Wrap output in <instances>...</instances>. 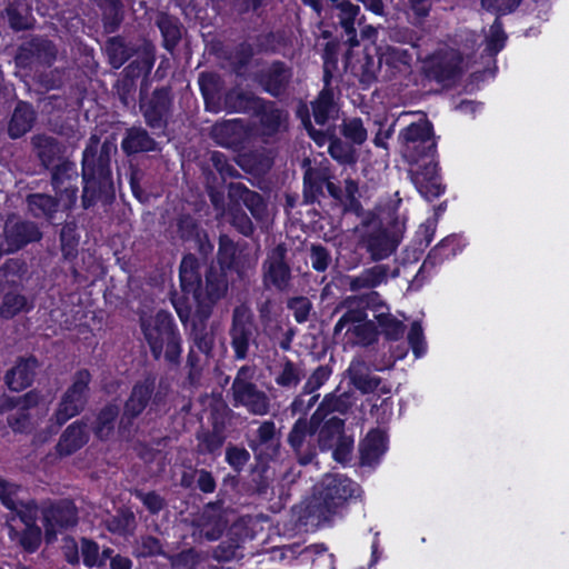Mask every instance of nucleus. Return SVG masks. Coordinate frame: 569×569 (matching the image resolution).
Segmentation results:
<instances>
[{"mask_svg": "<svg viewBox=\"0 0 569 569\" xmlns=\"http://www.w3.org/2000/svg\"><path fill=\"white\" fill-rule=\"evenodd\" d=\"M219 261L206 273L204 283L199 278V263L194 254L188 253L180 264L181 296L172 298L173 307L183 323H190L199 349L206 353L211 348L210 338L199 337V326L210 317L212 307L226 296L228 290V271L222 260L229 258L230 251H219Z\"/></svg>", "mask_w": 569, "mask_h": 569, "instance_id": "obj_1", "label": "nucleus"}, {"mask_svg": "<svg viewBox=\"0 0 569 569\" xmlns=\"http://www.w3.org/2000/svg\"><path fill=\"white\" fill-rule=\"evenodd\" d=\"M399 139L403 157L412 166L409 174L417 191L427 201L438 199L446 184L440 174L433 124L428 119L412 122L400 131Z\"/></svg>", "mask_w": 569, "mask_h": 569, "instance_id": "obj_2", "label": "nucleus"}, {"mask_svg": "<svg viewBox=\"0 0 569 569\" xmlns=\"http://www.w3.org/2000/svg\"><path fill=\"white\" fill-rule=\"evenodd\" d=\"M337 204L343 214L352 213L361 219L353 229L360 249H397L401 243L405 223L398 217L385 223L378 213L366 211L359 200V184L355 179L345 180L343 192Z\"/></svg>", "mask_w": 569, "mask_h": 569, "instance_id": "obj_3", "label": "nucleus"}, {"mask_svg": "<svg viewBox=\"0 0 569 569\" xmlns=\"http://www.w3.org/2000/svg\"><path fill=\"white\" fill-rule=\"evenodd\" d=\"M117 144L108 139L100 141L99 136L91 134L81 157L83 209L98 202L110 203L116 197L111 158L117 153Z\"/></svg>", "mask_w": 569, "mask_h": 569, "instance_id": "obj_4", "label": "nucleus"}, {"mask_svg": "<svg viewBox=\"0 0 569 569\" xmlns=\"http://www.w3.org/2000/svg\"><path fill=\"white\" fill-rule=\"evenodd\" d=\"M359 492L356 482L342 475H326L315 487L311 498L299 507V520L305 526L318 527L332 521L343 503Z\"/></svg>", "mask_w": 569, "mask_h": 569, "instance_id": "obj_5", "label": "nucleus"}, {"mask_svg": "<svg viewBox=\"0 0 569 569\" xmlns=\"http://www.w3.org/2000/svg\"><path fill=\"white\" fill-rule=\"evenodd\" d=\"M19 487L0 479V500L10 511L7 519L9 537L24 550L32 552L41 541V531L36 526L38 508L34 505H23L18 498Z\"/></svg>", "mask_w": 569, "mask_h": 569, "instance_id": "obj_6", "label": "nucleus"}, {"mask_svg": "<svg viewBox=\"0 0 569 569\" xmlns=\"http://www.w3.org/2000/svg\"><path fill=\"white\" fill-rule=\"evenodd\" d=\"M141 328L156 359L178 363L181 355V339L170 313L159 311L141 318Z\"/></svg>", "mask_w": 569, "mask_h": 569, "instance_id": "obj_7", "label": "nucleus"}, {"mask_svg": "<svg viewBox=\"0 0 569 569\" xmlns=\"http://www.w3.org/2000/svg\"><path fill=\"white\" fill-rule=\"evenodd\" d=\"M139 109L152 134L162 137L173 112V93L169 86L157 87L150 94L140 91Z\"/></svg>", "mask_w": 569, "mask_h": 569, "instance_id": "obj_8", "label": "nucleus"}, {"mask_svg": "<svg viewBox=\"0 0 569 569\" xmlns=\"http://www.w3.org/2000/svg\"><path fill=\"white\" fill-rule=\"evenodd\" d=\"M293 78V69L282 60L266 62L252 73V81L267 94L281 99L287 96Z\"/></svg>", "mask_w": 569, "mask_h": 569, "instance_id": "obj_9", "label": "nucleus"}, {"mask_svg": "<svg viewBox=\"0 0 569 569\" xmlns=\"http://www.w3.org/2000/svg\"><path fill=\"white\" fill-rule=\"evenodd\" d=\"M79 173L74 162L63 160L51 170V186L54 193L62 200V211L71 210L79 192Z\"/></svg>", "mask_w": 569, "mask_h": 569, "instance_id": "obj_10", "label": "nucleus"}, {"mask_svg": "<svg viewBox=\"0 0 569 569\" xmlns=\"http://www.w3.org/2000/svg\"><path fill=\"white\" fill-rule=\"evenodd\" d=\"M345 305L348 310L335 326V335H339L346 329L347 333H353L356 336L355 342L367 343L371 338L373 327L367 321L363 300L349 298L345 301Z\"/></svg>", "mask_w": 569, "mask_h": 569, "instance_id": "obj_11", "label": "nucleus"}, {"mask_svg": "<svg viewBox=\"0 0 569 569\" xmlns=\"http://www.w3.org/2000/svg\"><path fill=\"white\" fill-rule=\"evenodd\" d=\"M57 46L52 40L33 36L18 47L16 61L21 67H30L34 63L50 67L57 60Z\"/></svg>", "mask_w": 569, "mask_h": 569, "instance_id": "obj_12", "label": "nucleus"}, {"mask_svg": "<svg viewBox=\"0 0 569 569\" xmlns=\"http://www.w3.org/2000/svg\"><path fill=\"white\" fill-rule=\"evenodd\" d=\"M211 138L218 146L238 152L244 149L249 131L242 119H230L213 124Z\"/></svg>", "mask_w": 569, "mask_h": 569, "instance_id": "obj_13", "label": "nucleus"}, {"mask_svg": "<svg viewBox=\"0 0 569 569\" xmlns=\"http://www.w3.org/2000/svg\"><path fill=\"white\" fill-rule=\"evenodd\" d=\"M89 380L90 375L88 371H80L77 373L72 386L63 396L56 412V419L59 426L76 416L83 408Z\"/></svg>", "mask_w": 569, "mask_h": 569, "instance_id": "obj_14", "label": "nucleus"}, {"mask_svg": "<svg viewBox=\"0 0 569 569\" xmlns=\"http://www.w3.org/2000/svg\"><path fill=\"white\" fill-rule=\"evenodd\" d=\"M250 376L251 370L248 368H242L238 372L232 386L234 398L251 412L264 415L269 409L268 399L264 393L257 391L254 387L247 381Z\"/></svg>", "mask_w": 569, "mask_h": 569, "instance_id": "obj_15", "label": "nucleus"}, {"mask_svg": "<svg viewBox=\"0 0 569 569\" xmlns=\"http://www.w3.org/2000/svg\"><path fill=\"white\" fill-rule=\"evenodd\" d=\"M228 199L232 207H246L257 221H263L267 217V203L263 197L259 192L250 190L242 182L228 184Z\"/></svg>", "mask_w": 569, "mask_h": 569, "instance_id": "obj_16", "label": "nucleus"}, {"mask_svg": "<svg viewBox=\"0 0 569 569\" xmlns=\"http://www.w3.org/2000/svg\"><path fill=\"white\" fill-rule=\"evenodd\" d=\"M76 523L77 511L72 502L62 501L56 506L47 508L43 511V525L47 542H52L62 529L72 527Z\"/></svg>", "mask_w": 569, "mask_h": 569, "instance_id": "obj_17", "label": "nucleus"}, {"mask_svg": "<svg viewBox=\"0 0 569 569\" xmlns=\"http://www.w3.org/2000/svg\"><path fill=\"white\" fill-rule=\"evenodd\" d=\"M120 148L128 158L140 153L160 152L162 149L160 142L142 126L127 128Z\"/></svg>", "mask_w": 569, "mask_h": 569, "instance_id": "obj_18", "label": "nucleus"}, {"mask_svg": "<svg viewBox=\"0 0 569 569\" xmlns=\"http://www.w3.org/2000/svg\"><path fill=\"white\" fill-rule=\"evenodd\" d=\"M7 249H23L31 242L39 241L42 233L34 222L21 219H8L3 227Z\"/></svg>", "mask_w": 569, "mask_h": 569, "instance_id": "obj_19", "label": "nucleus"}, {"mask_svg": "<svg viewBox=\"0 0 569 569\" xmlns=\"http://www.w3.org/2000/svg\"><path fill=\"white\" fill-rule=\"evenodd\" d=\"M342 422L337 418H332L328 421L326 427L320 433V443L323 448H330L332 441L336 440V448L333 450V458L340 463H345L350 456L353 441L348 437H342Z\"/></svg>", "mask_w": 569, "mask_h": 569, "instance_id": "obj_20", "label": "nucleus"}, {"mask_svg": "<svg viewBox=\"0 0 569 569\" xmlns=\"http://www.w3.org/2000/svg\"><path fill=\"white\" fill-rule=\"evenodd\" d=\"M264 103H257L252 114L259 119L263 134L273 137L280 132L283 124L288 122V112L272 100L263 98Z\"/></svg>", "mask_w": 569, "mask_h": 569, "instance_id": "obj_21", "label": "nucleus"}, {"mask_svg": "<svg viewBox=\"0 0 569 569\" xmlns=\"http://www.w3.org/2000/svg\"><path fill=\"white\" fill-rule=\"evenodd\" d=\"M177 233L183 243L194 249H213L208 233L201 228L198 219L190 213H181L177 218Z\"/></svg>", "mask_w": 569, "mask_h": 569, "instance_id": "obj_22", "label": "nucleus"}, {"mask_svg": "<svg viewBox=\"0 0 569 569\" xmlns=\"http://www.w3.org/2000/svg\"><path fill=\"white\" fill-rule=\"evenodd\" d=\"M257 103H264L263 98L239 87H232L222 94L221 110L227 113H251Z\"/></svg>", "mask_w": 569, "mask_h": 569, "instance_id": "obj_23", "label": "nucleus"}, {"mask_svg": "<svg viewBox=\"0 0 569 569\" xmlns=\"http://www.w3.org/2000/svg\"><path fill=\"white\" fill-rule=\"evenodd\" d=\"M156 26L162 38V47L173 54L182 39L184 27L180 19L168 12H159L156 18Z\"/></svg>", "mask_w": 569, "mask_h": 569, "instance_id": "obj_24", "label": "nucleus"}, {"mask_svg": "<svg viewBox=\"0 0 569 569\" xmlns=\"http://www.w3.org/2000/svg\"><path fill=\"white\" fill-rule=\"evenodd\" d=\"M26 202L34 218L46 219L50 223H54L57 212L62 210V200L57 194L30 193L27 196Z\"/></svg>", "mask_w": 569, "mask_h": 569, "instance_id": "obj_25", "label": "nucleus"}, {"mask_svg": "<svg viewBox=\"0 0 569 569\" xmlns=\"http://www.w3.org/2000/svg\"><path fill=\"white\" fill-rule=\"evenodd\" d=\"M326 168L309 167L306 169L303 174V201L301 204H321V199L326 198Z\"/></svg>", "mask_w": 569, "mask_h": 569, "instance_id": "obj_26", "label": "nucleus"}, {"mask_svg": "<svg viewBox=\"0 0 569 569\" xmlns=\"http://www.w3.org/2000/svg\"><path fill=\"white\" fill-rule=\"evenodd\" d=\"M199 89L203 98L206 109L221 111L222 88L221 77L216 72H201L198 79Z\"/></svg>", "mask_w": 569, "mask_h": 569, "instance_id": "obj_27", "label": "nucleus"}, {"mask_svg": "<svg viewBox=\"0 0 569 569\" xmlns=\"http://www.w3.org/2000/svg\"><path fill=\"white\" fill-rule=\"evenodd\" d=\"M251 335L252 325L249 313L244 309H237L231 330L232 347L237 358L243 359L246 357Z\"/></svg>", "mask_w": 569, "mask_h": 569, "instance_id": "obj_28", "label": "nucleus"}, {"mask_svg": "<svg viewBox=\"0 0 569 569\" xmlns=\"http://www.w3.org/2000/svg\"><path fill=\"white\" fill-rule=\"evenodd\" d=\"M37 119L36 111L30 102L18 101L8 123V134L11 139H19L28 133Z\"/></svg>", "mask_w": 569, "mask_h": 569, "instance_id": "obj_29", "label": "nucleus"}, {"mask_svg": "<svg viewBox=\"0 0 569 569\" xmlns=\"http://www.w3.org/2000/svg\"><path fill=\"white\" fill-rule=\"evenodd\" d=\"M6 18L13 31H24L33 28L34 18L28 0H8Z\"/></svg>", "mask_w": 569, "mask_h": 569, "instance_id": "obj_30", "label": "nucleus"}, {"mask_svg": "<svg viewBox=\"0 0 569 569\" xmlns=\"http://www.w3.org/2000/svg\"><path fill=\"white\" fill-rule=\"evenodd\" d=\"M289 269L281 251H272L264 264V283L284 289L289 282Z\"/></svg>", "mask_w": 569, "mask_h": 569, "instance_id": "obj_31", "label": "nucleus"}, {"mask_svg": "<svg viewBox=\"0 0 569 569\" xmlns=\"http://www.w3.org/2000/svg\"><path fill=\"white\" fill-rule=\"evenodd\" d=\"M387 451V437L381 430L370 431L360 445L362 465L377 463Z\"/></svg>", "mask_w": 569, "mask_h": 569, "instance_id": "obj_32", "label": "nucleus"}, {"mask_svg": "<svg viewBox=\"0 0 569 569\" xmlns=\"http://www.w3.org/2000/svg\"><path fill=\"white\" fill-rule=\"evenodd\" d=\"M104 51L110 66L119 69L134 56L136 48L127 42L122 36H114L106 41Z\"/></svg>", "mask_w": 569, "mask_h": 569, "instance_id": "obj_33", "label": "nucleus"}, {"mask_svg": "<svg viewBox=\"0 0 569 569\" xmlns=\"http://www.w3.org/2000/svg\"><path fill=\"white\" fill-rule=\"evenodd\" d=\"M289 37L284 30H271L259 33L254 39L258 53L279 54L289 46Z\"/></svg>", "mask_w": 569, "mask_h": 569, "instance_id": "obj_34", "label": "nucleus"}, {"mask_svg": "<svg viewBox=\"0 0 569 569\" xmlns=\"http://www.w3.org/2000/svg\"><path fill=\"white\" fill-rule=\"evenodd\" d=\"M94 2L101 11L104 31L107 33L117 32L124 18L121 0H94Z\"/></svg>", "mask_w": 569, "mask_h": 569, "instance_id": "obj_35", "label": "nucleus"}, {"mask_svg": "<svg viewBox=\"0 0 569 569\" xmlns=\"http://www.w3.org/2000/svg\"><path fill=\"white\" fill-rule=\"evenodd\" d=\"M34 369V359L19 361L6 376L8 387L13 391L27 388L33 379Z\"/></svg>", "mask_w": 569, "mask_h": 569, "instance_id": "obj_36", "label": "nucleus"}, {"mask_svg": "<svg viewBox=\"0 0 569 569\" xmlns=\"http://www.w3.org/2000/svg\"><path fill=\"white\" fill-rule=\"evenodd\" d=\"M153 389L152 380H144L141 383H137L131 392L129 400L124 407V417L133 418L140 415L146 408Z\"/></svg>", "mask_w": 569, "mask_h": 569, "instance_id": "obj_37", "label": "nucleus"}, {"mask_svg": "<svg viewBox=\"0 0 569 569\" xmlns=\"http://www.w3.org/2000/svg\"><path fill=\"white\" fill-rule=\"evenodd\" d=\"M88 441V431L86 426L81 423H73L62 435L59 443L58 451L61 455H70L81 448Z\"/></svg>", "mask_w": 569, "mask_h": 569, "instance_id": "obj_38", "label": "nucleus"}, {"mask_svg": "<svg viewBox=\"0 0 569 569\" xmlns=\"http://www.w3.org/2000/svg\"><path fill=\"white\" fill-rule=\"evenodd\" d=\"M459 74V63L446 58L432 60L427 68V76L439 83L452 81L458 78Z\"/></svg>", "mask_w": 569, "mask_h": 569, "instance_id": "obj_39", "label": "nucleus"}, {"mask_svg": "<svg viewBox=\"0 0 569 569\" xmlns=\"http://www.w3.org/2000/svg\"><path fill=\"white\" fill-rule=\"evenodd\" d=\"M156 58L152 51L144 50L136 57L122 71L121 74L133 80L148 77L154 66Z\"/></svg>", "mask_w": 569, "mask_h": 569, "instance_id": "obj_40", "label": "nucleus"}, {"mask_svg": "<svg viewBox=\"0 0 569 569\" xmlns=\"http://www.w3.org/2000/svg\"><path fill=\"white\" fill-rule=\"evenodd\" d=\"M315 121L319 126H325L335 109V92L328 89H321L315 101L311 102Z\"/></svg>", "mask_w": 569, "mask_h": 569, "instance_id": "obj_41", "label": "nucleus"}, {"mask_svg": "<svg viewBox=\"0 0 569 569\" xmlns=\"http://www.w3.org/2000/svg\"><path fill=\"white\" fill-rule=\"evenodd\" d=\"M34 148L37 149V156L41 164L46 169H52L58 159L59 148L58 142L52 137H37L33 139Z\"/></svg>", "mask_w": 569, "mask_h": 569, "instance_id": "obj_42", "label": "nucleus"}, {"mask_svg": "<svg viewBox=\"0 0 569 569\" xmlns=\"http://www.w3.org/2000/svg\"><path fill=\"white\" fill-rule=\"evenodd\" d=\"M399 269H395L389 271L387 266L377 264L370 269H368L360 278L356 279L352 282L355 288L359 287H376L381 283L389 274L397 276L399 274Z\"/></svg>", "mask_w": 569, "mask_h": 569, "instance_id": "obj_43", "label": "nucleus"}, {"mask_svg": "<svg viewBox=\"0 0 569 569\" xmlns=\"http://www.w3.org/2000/svg\"><path fill=\"white\" fill-rule=\"evenodd\" d=\"M388 308L386 306H379L376 310L375 318L378 320L380 327L389 339L397 340L403 335V326L402 323L395 319L388 312Z\"/></svg>", "mask_w": 569, "mask_h": 569, "instance_id": "obj_44", "label": "nucleus"}, {"mask_svg": "<svg viewBox=\"0 0 569 569\" xmlns=\"http://www.w3.org/2000/svg\"><path fill=\"white\" fill-rule=\"evenodd\" d=\"M340 133L351 143L361 146L367 140V129L361 118L345 119L340 126Z\"/></svg>", "mask_w": 569, "mask_h": 569, "instance_id": "obj_45", "label": "nucleus"}, {"mask_svg": "<svg viewBox=\"0 0 569 569\" xmlns=\"http://www.w3.org/2000/svg\"><path fill=\"white\" fill-rule=\"evenodd\" d=\"M337 9H339V22L341 28L345 30V32L348 36L356 37V27L355 22L357 19V16L360 12V8L357 4H353L349 0H343L335 6Z\"/></svg>", "mask_w": 569, "mask_h": 569, "instance_id": "obj_46", "label": "nucleus"}, {"mask_svg": "<svg viewBox=\"0 0 569 569\" xmlns=\"http://www.w3.org/2000/svg\"><path fill=\"white\" fill-rule=\"evenodd\" d=\"M436 227V221L431 219L421 223L406 249H427L435 238Z\"/></svg>", "mask_w": 569, "mask_h": 569, "instance_id": "obj_47", "label": "nucleus"}, {"mask_svg": "<svg viewBox=\"0 0 569 569\" xmlns=\"http://www.w3.org/2000/svg\"><path fill=\"white\" fill-rule=\"evenodd\" d=\"M507 39L501 19L496 18L487 38L486 51L491 56L498 54L506 47Z\"/></svg>", "mask_w": 569, "mask_h": 569, "instance_id": "obj_48", "label": "nucleus"}, {"mask_svg": "<svg viewBox=\"0 0 569 569\" xmlns=\"http://www.w3.org/2000/svg\"><path fill=\"white\" fill-rule=\"evenodd\" d=\"M328 152L332 159L340 163L349 164L355 161V150L352 146L342 141L336 134L330 140Z\"/></svg>", "mask_w": 569, "mask_h": 569, "instance_id": "obj_49", "label": "nucleus"}, {"mask_svg": "<svg viewBox=\"0 0 569 569\" xmlns=\"http://www.w3.org/2000/svg\"><path fill=\"white\" fill-rule=\"evenodd\" d=\"M353 385L362 392H372L378 388L379 379L360 372V362H352L349 368Z\"/></svg>", "mask_w": 569, "mask_h": 569, "instance_id": "obj_50", "label": "nucleus"}, {"mask_svg": "<svg viewBox=\"0 0 569 569\" xmlns=\"http://www.w3.org/2000/svg\"><path fill=\"white\" fill-rule=\"evenodd\" d=\"M118 415V408L114 406H109L104 408L97 419L96 425V433L99 438L106 439L108 438L113 430V420Z\"/></svg>", "mask_w": 569, "mask_h": 569, "instance_id": "obj_51", "label": "nucleus"}, {"mask_svg": "<svg viewBox=\"0 0 569 569\" xmlns=\"http://www.w3.org/2000/svg\"><path fill=\"white\" fill-rule=\"evenodd\" d=\"M522 0H481V7L496 18L515 12Z\"/></svg>", "mask_w": 569, "mask_h": 569, "instance_id": "obj_52", "label": "nucleus"}, {"mask_svg": "<svg viewBox=\"0 0 569 569\" xmlns=\"http://www.w3.org/2000/svg\"><path fill=\"white\" fill-rule=\"evenodd\" d=\"M210 161L213 168L218 171L222 180L227 178L240 177L237 168L229 162L228 157L221 151H212L210 154Z\"/></svg>", "mask_w": 569, "mask_h": 569, "instance_id": "obj_53", "label": "nucleus"}, {"mask_svg": "<svg viewBox=\"0 0 569 569\" xmlns=\"http://www.w3.org/2000/svg\"><path fill=\"white\" fill-rule=\"evenodd\" d=\"M27 299L18 293H8L3 298L0 313L4 318H11L18 312L27 309Z\"/></svg>", "mask_w": 569, "mask_h": 569, "instance_id": "obj_54", "label": "nucleus"}, {"mask_svg": "<svg viewBox=\"0 0 569 569\" xmlns=\"http://www.w3.org/2000/svg\"><path fill=\"white\" fill-rule=\"evenodd\" d=\"M229 212L231 216V223L239 231V233L243 234L244 237H250L254 231V227L251 219L242 210V208H236L229 204Z\"/></svg>", "mask_w": 569, "mask_h": 569, "instance_id": "obj_55", "label": "nucleus"}, {"mask_svg": "<svg viewBox=\"0 0 569 569\" xmlns=\"http://www.w3.org/2000/svg\"><path fill=\"white\" fill-rule=\"evenodd\" d=\"M408 7L412 13V23L420 26L430 16L432 9L431 0H407Z\"/></svg>", "mask_w": 569, "mask_h": 569, "instance_id": "obj_56", "label": "nucleus"}, {"mask_svg": "<svg viewBox=\"0 0 569 569\" xmlns=\"http://www.w3.org/2000/svg\"><path fill=\"white\" fill-rule=\"evenodd\" d=\"M408 7L412 13V23L420 26L430 16L432 9L431 0H407Z\"/></svg>", "mask_w": 569, "mask_h": 569, "instance_id": "obj_57", "label": "nucleus"}, {"mask_svg": "<svg viewBox=\"0 0 569 569\" xmlns=\"http://www.w3.org/2000/svg\"><path fill=\"white\" fill-rule=\"evenodd\" d=\"M38 405H40V397L38 393L32 391V392H29V393L24 395L23 397H20L16 400L3 398L2 405L0 408V412L6 409L13 408V407H20L23 410L31 409Z\"/></svg>", "mask_w": 569, "mask_h": 569, "instance_id": "obj_58", "label": "nucleus"}, {"mask_svg": "<svg viewBox=\"0 0 569 569\" xmlns=\"http://www.w3.org/2000/svg\"><path fill=\"white\" fill-rule=\"evenodd\" d=\"M412 54L407 49H401L397 47H388L386 53V61L388 64L393 67L406 66L410 67L412 63Z\"/></svg>", "mask_w": 569, "mask_h": 569, "instance_id": "obj_59", "label": "nucleus"}, {"mask_svg": "<svg viewBox=\"0 0 569 569\" xmlns=\"http://www.w3.org/2000/svg\"><path fill=\"white\" fill-rule=\"evenodd\" d=\"M408 340L416 358H420L426 353L423 332L419 322H413L411 325Z\"/></svg>", "mask_w": 569, "mask_h": 569, "instance_id": "obj_60", "label": "nucleus"}, {"mask_svg": "<svg viewBox=\"0 0 569 569\" xmlns=\"http://www.w3.org/2000/svg\"><path fill=\"white\" fill-rule=\"evenodd\" d=\"M310 435L311 429L309 428L307 420L300 419L296 422L289 435V442L296 450H298L302 446L306 437Z\"/></svg>", "mask_w": 569, "mask_h": 569, "instance_id": "obj_61", "label": "nucleus"}, {"mask_svg": "<svg viewBox=\"0 0 569 569\" xmlns=\"http://www.w3.org/2000/svg\"><path fill=\"white\" fill-rule=\"evenodd\" d=\"M80 548L83 562L86 566L92 567L96 565H101L102 561L99 557V547L96 542L82 539Z\"/></svg>", "mask_w": 569, "mask_h": 569, "instance_id": "obj_62", "label": "nucleus"}, {"mask_svg": "<svg viewBox=\"0 0 569 569\" xmlns=\"http://www.w3.org/2000/svg\"><path fill=\"white\" fill-rule=\"evenodd\" d=\"M276 381L283 387L296 386L300 381V372L293 363L286 362Z\"/></svg>", "mask_w": 569, "mask_h": 569, "instance_id": "obj_63", "label": "nucleus"}, {"mask_svg": "<svg viewBox=\"0 0 569 569\" xmlns=\"http://www.w3.org/2000/svg\"><path fill=\"white\" fill-rule=\"evenodd\" d=\"M78 241L77 226L74 223H66L60 231V249H76Z\"/></svg>", "mask_w": 569, "mask_h": 569, "instance_id": "obj_64", "label": "nucleus"}]
</instances>
